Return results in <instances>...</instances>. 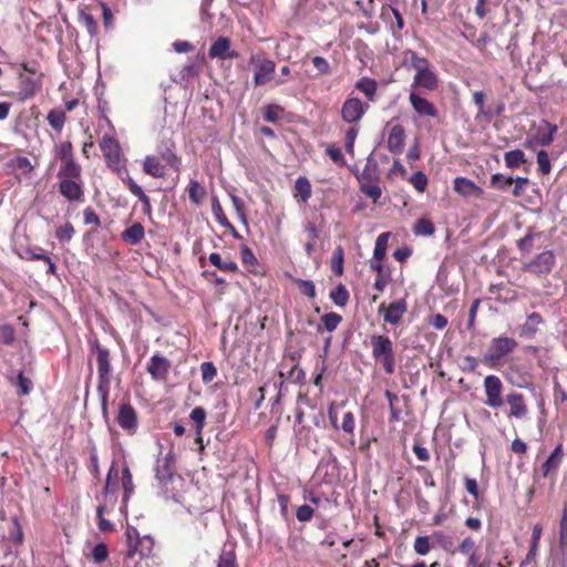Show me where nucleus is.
Instances as JSON below:
<instances>
[{
    "instance_id": "412c9836",
    "label": "nucleus",
    "mask_w": 567,
    "mask_h": 567,
    "mask_svg": "<svg viewBox=\"0 0 567 567\" xmlns=\"http://www.w3.org/2000/svg\"><path fill=\"white\" fill-rule=\"evenodd\" d=\"M506 402L511 408L509 416L523 419L527 414V406L520 393L513 392L507 394Z\"/></svg>"
},
{
    "instance_id": "4c0bfd02",
    "label": "nucleus",
    "mask_w": 567,
    "mask_h": 567,
    "mask_svg": "<svg viewBox=\"0 0 567 567\" xmlns=\"http://www.w3.org/2000/svg\"><path fill=\"white\" fill-rule=\"evenodd\" d=\"M504 161L507 167L516 168L525 163V154L520 150H514L505 153Z\"/></svg>"
},
{
    "instance_id": "a878e982",
    "label": "nucleus",
    "mask_w": 567,
    "mask_h": 567,
    "mask_svg": "<svg viewBox=\"0 0 567 567\" xmlns=\"http://www.w3.org/2000/svg\"><path fill=\"white\" fill-rule=\"evenodd\" d=\"M542 533H543L542 526L539 524L534 525L533 533H532L529 551L527 553L524 561L522 563L523 566H527V565L532 564L535 560V558L537 556V553H538V547H539V540H540V537H542Z\"/></svg>"
},
{
    "instance_id": "0e129e2a",
    "label": "nucleus",
    "mask_w": 567,
    "mask_h": 567,
    "mask_svg": "<svg viewBox=\"0 0 567 567\" xmlns=\"http://www.w3.org/2000/svg\"><path fill=\"white\" fill-rule=\"evenodd\" d=\"M296 516L299 522H309L313 516V509L309 505H301L297 508Z\"/></svg>"
},
{
    "instance_id": "3c124183",
    "label": "nucleus",
    "mask_w": 567,
    "mask_h": 567,
    "mask_svg": "<svg viewBox=\"0 0 567 567\" xmlns=\"http://www.w3.org/2000/svg\"><path fill=\"white\" fill-rule=\"evenodd\" d=\"M74 235V228L71 223H66L64 226L59 227L55 231V237L61 243H69Z\"/></svg>"
},
{
    "instance_id": "4be33fe9",
    "label": "nucleus",
    "mask_w": 567,
    "mask_h": 567,
    "mask_svg": "<svg viewBox=\"0 0 567 567\" xmlns=\"http://www.w3.org/2000/svg\"><path fill=\"white\" fill-rule=\"evenodd\" d=\"M123 182L127 185L130 192L136 196L142 203H143V206H144V212L150 215L151 212H152V205H151V199L150 197L144 193L143 188L135 183V181L130 176V175H126L124 178H123Z\"/></svg>"
},
{
    "instance_id": "de8ad7c7",
    "label": "nucleus",
    "mask_w": 567,
    "mask_h": 567,
    "mask_svg": "<svg viewBox=\"0 0 567 567\" xmlns=\"http://www.w3.org/2000/svg\"><path fill=\"white\" fill-rule=\"evenodd\" d=\"M359 128L357 126H351L347 132L344 136V147L347 153L353 155L354 153V142L358 136Z\"/></svg>"
},
{
    "instance_id": "09e8293b",
    "label": "nucleus",
    "mask_w": 567,
    "mask_h": 567,
    "mask_svg": "<svg viewBox=\"0 0 567 567\" xmlns=\"http://www.w3.org/2000/svg\"><path fill=\"white\" fill-rule=\"evenodd\" d=\"M341 320H342L341 316L336 312H329L322 317L323 326H324L326 330H328L330 332H332L337 329V327L339 326Z\"/></svg>"
},
{
    "instance_id": "9b49d317",
    "label": "nucleus",
    "mask_w": 567,
    "mask_h": 567,
    "mask_svg": "<svg viewBox=\"0 0 567 567\" xmlns=\"http://www.w3.org/2000/svg\"><path fill=\"white\" fill-rule=\"evenodd\" d=\"M410 104L412 105L413 110L420 115V116H429V117H436L437 116V110L425 97H422L415 90H411L409 95Z\"/></svg>"
},
{
    "instance_id": "e2e57ef3",
    "label": "nucleus",
    "mask_w": 567,
    "mask_h": 567,
    "mask_svg": "<svg viewBox=\"0 0 567 567\" xmlns=\"http://www.w3.org/2000/svg\"><path fill=\"white\" fill-rule=\"evenodd\" d=\"M212 209H213V213H214L217 221L221 226H229V223H228L226 216L224 215L223 208L217 199L213 200Z\"/></svg>"
},
{
    "instance_id": "f8f14e48",
    "label": "nucleus",
    "mask_w": 567,
    "mask_h": 567,
    "mask_svg": "<svg viewBox=\"0 0 567 567\" xmlns=\"http://www.w3.org/2000/svg\"><path fill=\"white\" fill-rule=\"evenodd\" d=\"M458 551L467 557V567H486L481 560L477 546L472 537H465L458 545Z\"/></svg>"
},
{
    "instance_id": "20e7f679",
    "label": "nucleus",
    "mask_w": 567,
    "mask_h": 567,
    "mask_svg": "<svg viewBox=\"0 0 567 567\" xmlns=\"http://www.w3.org/2000/svg\"><path fill=\"white\" fill-rule=\"evenodd\" d=\"M368 109L369 104L358 97L349 96L341 106V117L349 124H355L361 121Z\"/></svg>"
},
{
    "instance_id": "aec40b11",
    "label": "nucleus",
    "mask_w": 567,
    "mask_h": 567,
    "mask_svg": "<svg viewBox=\"0 0 567 567\" xmlns=\"http://www.w3.org/2000/svg\"><path fill=\"white\" fill-rule=\"evenodd\" d=\"M405 132L402 125H394L388 136V148L392 153H401L404 146Z\"/></svg>"
},
{
    "instance_id": "393cba45",
    "label": "nucleus",
    "mask_w": 567,
    "mask_h": 567,
    "mask_svg": "<svg viewBox=\"0 0 567 567\" xmlns=\"http://www.w3.org/2000/svg\"><path fill=\"white\" fill-rule=\"evenodd\" d=\"M58 176L60 179H81V167L73 158H66L63 161Z\"/></svg>"
},
{
    "instance_id": "0eeeda50",
    "label": "nucleus",
    "mask_w": 567,
    "mask_h": 567,
    "mask_svg": "<svg viewBox=\"0 0 567 567\" xmlns=\"http://www.w3.org/2000/svg\"><path fill=\"white\" fill-rule=\"evenodd\" d=\"M555 264V255L550 250L538 254L533 260L524 265V269L536 275L550 272Z\"/></svg>"
},
{
    "instance_id": "f704fd0d",
    "label": "nucleus",
    "mask_w": 567,
    "mask_h": 567,
    "mask_svg": "<svg viewBox=\"0 0 567 567\" xmlns=\"http://www.w3.org/2000/svg\"><path fill=\"white\" fill-rule=\"evenodd\" d=\"M187 192L189 199L196 205H199L206 195L205 188L196 179L189 182Z\"/></svg>"
},
{
    "instance_id": "bb28decb",
    "label": "nucleus",
    "mask_w": 567,
    "mask_h": 567,
    "mask_svg": "<svg viewBox=\"0 0 567 567\" xmlns=\"http://www.w3.org/2000/svg\"><path fill=\"white\" fill-rule=\"evenodd\" d=\"M355 89L362 92L368 101L374 102L378 90V83L375 80L370 78H361L354 84Z\"/></svg>"
},
{
    "instance_id": "473e14b6",
    "label": "nucleus",
    "mask_w": 567,
    "mask_h": 567,
    "mask_svg": "<svg viewBox=\"0 0 567 567\" xmlns=\"http://www.w3.org/2000/svg\"><path fill=\"white\" fill-rule=\"evenodd\" d=\"M49 125L56 131L58 133H61L64 123L66 120L65 112L59 109L51 110L47 116Z\"/></svg>"
},
{
    "instance_id": "6e6552de",
    "label": "nucleus",
    "mask_w": 567,
    "mask_h": 567,
    "mask_svg": "<svg viewBox=\"0 0 567 567\" xmlns=\"http://www.w3.org/2000/svg\"><path fill=\"white\" fill-rule=\"evenodd\" d=\"M100 147L107 161V164L116 171L121 168V154L120 147L115 138L111 136H103L100 143Z\"/></svg>"
},
{
    "instance_id": "4d7b16f0",
    "label": "nucleus",
    "mask_w": 567,
    "mask_h": 567,
    "mask_svg": "<svg viewBox=\"0 0 567 567\" xmlns=\"http://www.w3.org/2000/svg\"><path fill=\"white\" fill-rule=\"evenodd\" d=\"M217 567H236V556L231 550L223 551L219 555Z\"/></svg>"
},
{
    "instance_id": "a211bd4d",
    "label": "nucleus",
    "mask_w": 567,
    "mask_h": 567,
    "mask_svg": "<svg viewBox=\"0 0 567 567\" xmlns=\"http://www.w3.org/2000/svg\"><path fill=\"white\" fill-rule=\"evenodd\" d=\"M454 190L463 197H478L483 194V189L466 177H456L454 179Z\"/></svg>"
},
{
    "instance_id": "ea45409f",
    "label": "nucleus",
    "mask_w": 567,
    "mask_h": 567,
    "mask_svg": "<svg viewBox=\"0 0 567 567\" xmlns=\"http://www.w3.org/2000/svg\"><path fill=\"white\" fill-rule=\"evenodd\" d=\"M189 417L196 425V434H202L206 421V411L202 406H196L192 410Z\"/></svg>"
},
{
    "instance_id": "b1692460",
    "label": "nucleus",
    "mask_w": 567,
    "mask_h": 567,
    "mask_svg": "<svg viewBox=\"0 0 567 567\" xmlns=\"http://www.w3.org/2000/svg\"><path fill=\"white\" fill-rule=\"evenodd\" d=\"M155 476L161 483H166L172 478L173 461L169 456L157 460L155 466Z\"/></svg>"
},
{
    "instance_id": "a18cd8bd",
    "label": "nucleus",
    "mask_w": 567,
    "mask_h": 567,
    "mask_svg": "<svg viewBox=\"0 0 567 567\" xmlns=\"http://www.w3.org/2000/svg\"><path fill=\"white\" fill-rule=\"evenodd\" d=\"M414 551L421 556H425L431 550L429 536H417L413 544Z\"/></svg>"
},
{
    "instance_id": "c03bdc74",
    "label": "nucleus",
    "mask_w": 567,
    "mask_h": 567,
    "mask_svg": "<svg viewBox=\"0 0 567 567\" xmlns=\"http://www.w3.org/2000/svg\"><path fill=\"white\" fill-rule=\"evenodd\" d=\"M97 499L100 502L99 505H106V513H110L114 509L117 502L116 491H103L102 496L97 497Z\"/></svg>"
},
{
    "instance_id": "423d86ee",
    "label": "nucleus",
    "mask_w": 567,
    "mask_h": 567,
    "mask_svg": "<svg viewBox=\"0 0 567 567\" xmlns=\"http://www.w3.org/2000/svg\"><path fill=\"white\" fill-rule=\"evenodd\" d=\"M502 391L503 383L498 377L491 374L484 379L485 404L487 406L497 409L503 405Z\"/></svg>"
},
{
    "instance_id": "8fccbe9b",
    "label": "nucleus",
    "mask_w": 567,
    "mask_h": 567,
    "mask_svg": "<svg viewBox=\"0 0 567 567\" xmlns=\"http://www.w3.org/2000/svg\"><path fill=\"white\" fill-rule=\"evenodd\" d=\"M202 380L204 383L212 382L217 375L216 367L213 362H203L200 365Z\"/></svg>"
},
{
    "instance_id": "338daca9",
    "label": "nucleus",
    "mask_w": 567,
    "mask_h": 567,
    "mask_svg": "<svg viewBox=\"0 0 567 567\" xmlns=\"http://www.w3.org/2000/svg\"><path fill=\"white\" fill-rule=\"evenodd\" d=\"M559 534H560V544L565 545L567 543V503L563 509V516L559 524Z\"/></svg>"
},
{
    "instance_id": "f03ea898",
    "label": "nucleus",
    "mask_w": 567,
    "mask_h": 567,
    "mask_svg": "<svg viewBox=\"0 0 567 567\" xmlns=\"http://www.w3.org/2000/svg\"><path fill=\"white\" fill-rule=\"evenodd\" d=\"M517 348L515 339L509 337H497L491 340L487 351L484 353L482 361L489 368H497L502 364L503 359Z\"/></svg>"
},
{
    "instance_id": "864d4df0",
    "label": "nucleus",
    "mask_w": 567,
    "mask_h": 567,
    "mask_svg": "<svg viewBox=\"0 0 567 567\" xmlns=\"http://www.w3.org/2000/svg\"><path fill=\"white\" fill-rule=\"evenodd\" d=\"M410 182L413 185V187L420 193H423L427 186V177L422 172L414 173L411 176Z\"/></svg>"
},
{
    "instance_id": "603ef678",
    "label": "nucleus",
    "mask_w": 567,
    "mask_h": 567,
    "mask_svg": "<svg viewBox=\"0 0 567 567\" xmlns=\"http://www.w3.org/2000/svg\"><path fill=\"white\" fill-rule=\"evenodd\" d=\"M293 282L299 286L303 295L310 299L316 298V286L312 280L293 279Z\"/></svg>"
},
{
    "instance_id": "6e6d98bb",
    "label": "nucleus",
    "mask_w": 567,
    "mask_h": 567,
    "mask_svg": "<svg viewBox=\"0 0 567 567\" xmlns=\"http://www.w3.org/2000/svg\"><path fill=\"white\" fill-rule=\"evenodd\" d=\"M118 477V471L115 467V464L113 463L109 470L104 491H116L117 484L116 480Z\"/></svg>"
},
{
    "instance_id": "49530a36",
    "label": "nucleus",
    "mask_w": 567,
    "mask_h": 567,
    "mask_svg": "<svg viewBox=\"0 0 567 567\" xmlns=\"http://www.w3.org/2000/svg\"><path fill=\"white\" fill-rule=\"evenodd\" d=\"M514 182V178L511 176H505L503 174H494L491 178V185L497 189H506Z\"/></svg>"
},
{
    "instance_id": "f3484780",
    "label": "nucleus",
    "mask_w": 567,
    "mask_h": 567,
    "mask_svg": "<svg viewBox=\"0 0 567 567\" xmlns=\"http://www.w3.org/2000/svg\"><path fill=\"white\" fill-rule=\"evenodd\" d=\"M60 193L69 200H81L83 197L81 179H60Z\"/></svg>"
},
{
    "instance_id": "052dcab7",
    "label": "nucleus",
    "mask_w": 567,
    "mask_h": 567,
    "mask_svg": "<svg viewBox=\"0 0 567 567\" xmlns=\"http://www.w3.org/2000/svg\"><path fill=\"white\" fill-rule=\"evenodd\" d=\"M18 393L21 395H27L30 393L32 389V382L30 379L25 378L22 372L18 374Z\"/></svg>"
},
{
    "instance_id": "39448f33",
    "label": "nucleus",
    "mask_w": 567,
    "mask_h": 567,
    "mask_svg": "<svg viewBox=\"0 0 567 567\" xmlns=\"http://www.w3.org/2000/svg\"><path fill=\"white\" fill-rule=\"evenodd\" d=\"M250 64L255 65L254 84L256 86L264 85L272 79L276 68L274 61L259 55H252Z\"/></svg>"
},
{
    "instance_id": "7c9ffc66",
    "label": "nucleus",
    "mask_w": 567,
    "mask_h": 567,
    "mask_svg": "<svg viewBox=\"0 0 567 567\" xmlns=\"http://www.w3.org/2000/svg\"><path fill=\"white\" fill-rule=\"evenodd\" d=\"M543 322L539 313L533 312L520 328V336L530 338L536 333L537 327Z\"/></svg>"
},
{
    "instance_id": "c756f323",
    "label": "nucleus",
    "mask_w": 567,
    "mask_h": 567,
    "mask_svg": "<svg viewBox=\"0 0 567 567\" xmlns=\"http://www.w3.org/2000/svg\"><path fill=\"white\" fill-rule=\"evenodd\" d=\"M122 486H123L124 495H123V505H122L121 509L123 511L126 507V504H127L130 497L134 493L133 477H132L128 466H125L123 468Z\"/></svg>"
},
{
    "instance_id": "680f3d73",
    "label": "nucleus",
    "mask_w": 567,
    "mask_h": 567,
    "mask_svg": "<svg viewBox=\"0 0 567 567\" xmlns=\"http://www.w3.org/2000/svg\"><path fill=\"white\" fill-rule=\"evenodd\" d=\"M14 329L11 326H1L0 327V342L4 344H11L14 341Z\"/></svg>"
},
{
    "instance_id": "7ed1b4c3",
    "label": "nucleus",
    "mask_w": 567,
    "mask_h": 567,
    "mask_svg": "<svg viewBox=\"0 0 567 567\" xmlns=\"http://www.w3.org/2000/svg\"><path fill=\"white\" fill-rule=\"evenodd\" d=\"M96 363L99 373L97 393L101 399L103 413H106V404L109 399V390L111 383V364L110 354L105 348L96 346Z\"/></svg>"
},
{
    "instance_id": "72a5a7b5",
    "label": "nucleus",
    "mask_w": 567,
    "mask_h": 567,
    "mask_svg": "<svg viewBox=\"0 0 567 567\" xmlns=\"http://www.w3.org/2000/svg\"><path fill=\"white\" fill-rule=\"evenodd\" d=\"M208 260L213 266L223 271L234 272L238 269L237 264L235 261L229 259L223 260L220 255L217 252H212L208 257Z\"/></svg>"
},
{
    "instance_id": "5fc2aeb1",
    "label": "nucleus",
    "mask_w": 567,
    "mask_h": 567,
    "mask_svg": "<svg viewBox=\"0 0 567 567\" xmlns=\"http://www.w3.org/2000/svg\"><path fill=\"white\" fill-rule=\"evenodd\" d=\"M537 164H538L539 171L543 174L547 175L550 173L551 166H550L548 153L546 151L542 150L537 153Z\"/></svg>"
},
{
    "instance_id": "cd10ccee",
    "label": "nucleus",
    "mask_w": 567,
    "mask_h": 567,
    "mask_svg": "<svg viewBox=\"0 0 567 567\" xmlns=\"http://www.w3.org/2000/svg\"><path fill=\"white\" fill-rule=\"evenodd\" d=\"M143 171L153 177L164 176V165L156 156H146L143 163Z\"/></svg>"
},
{
    "instance_id": "1a4fd4ad",
    "label": "nucleus",
    "mask_w": 567,
    "mask_h": 567,
    "mask_svg": "<svg viewBox=\"0 0 567 567\" xmlns=\"http://www.w3.org/2000/svg\"><path fill=\"white\" fill-rule=\"evenodd\" d=\"M116 421L121 429L127 434H134L137 429V415L131 404L120 406Z\"/></svg>"
},
{
    "instance_id": "37998d69",
    "label": "nucleus",
    "mask_w": 567,
    "mask_h": 567,
    "mask_svg": "<svg viewBox=\"0 0 567 567\" xmlns=\"http://www.w3.org/2000/svg\"><path fill=\"white\" fill-rule=\"evenodd\" d=\"M79 21H80V23H82L86 28V30L90 33V35L93 37V35H95L97 33V23H96L95 19L91 14H89L85 11L81 10L79 12Z\"/></svg>"
},
{
    "instance_id": "4468645a",
    "label": "nucleus",
    "mask_w": 567,
    "mask_h": 567,
    "mask_svg": "<svg viewBox=\"0 0 567 567\" xmlns=\"http://www.w3.org/2000/svg\"><path fill=\"white\" fill-rule=\"evenodd\" d=\"M564 458L563 444H558L540 466L544 477L556 475Z\"/></svg>"
},
{
    "instance_id": "9d476101",
    "label": "nucleus",
    "mask_w": 567,
    "mask_h": 567,
    "mask_svg": "<svg viewBox=\"0 0 567 567\" xmlns=\"http://www.w3.org/2000/svg\"><path fill=\"white\" fill-rule=\"evenodd\" d=\"M208 55L210 59H236L238 53L231 50L230 40L226 37L217 38L209 48Z\"/></svg>"
},
{
    "instance_id": "6ab92c4d",
    "label": "nucleus",
    "mask_w": 567,
    "mask_h": 567,
    "mask_svg": "<svg viewBox=\"0 0 567 567\" xmlns=\"http://www.w3.org/2000/svg\"><path fill=\"white\" fill-rule=\"evenodd\" d=\"M406 310L408 305L404 299L393 301L386 308L383 319L385 322L390 324H398L401 321L403 315L406 312Z\"/></svg>"
},
{
    "instance_id": "a19ab883",
    "label": "nucleus",
    "mask_w": 567,
    "mask_h": 567,
    "mask_svg": "<svg viewBox=\"0 0 567 567\" xmlns=\"http://www.w3.org/2000/svg\"><path fill=\"white\" fill-rule=\"evenodd\" d=\"M106 505H99L96 508L97 525L101 532L109 533L114 529L113 523L105 518Z\"/></svg>"
},
{
    "instance_id": "f257e3e1",
    "label": "nucleus",
    "mask_w": 567,
    "mask_h": 567,
    "mask_svg": "<svg viewBox=\"0 0 567 567\" xmlns=\"http://www.w3.org/2000/svg\"><path fill=\"white\" fill-rule=\"evenodd\" d=\"M408 54H410L411 66L415 71L411 90H415L416 87L427 91L436 90L439 78L431 68L429 60L417 55L414 51H409Z\"/></svg>"
},
{
    "instance_id": "c9c22d12",
    "label": "nucleus",
    "mask_w": 567,
    "mask_h": 567,
    "mask_svg": "<svg viewBox=\"0 0 567 567\" xmlns=\"http://www.w3.org/2000/svg\"><path fill=\"white\" fill-rule=\"evenodd\" d=\"M389 233H382L378 236L373 249V259L382 261L386 254Z\"/></svg>"
},
{
    "instance_id": "2eb2a0df",
    "label": "nucleus",
    "mask_w": 567,
    "mask_h": 567,
    "mask_svg": "<svg viewBox=\"0 0 567 567\" xmlns=\"http://www.w3.org/2000/svg\"><path fill=\"white\" fill-rule=\"evenodd\" d=\"M372 355L375 360H381L385 357H392L393 346L391 340L384 336H372Z\"/></svg>"
},
{
    "instance_id": "2f4dec72",
    "label": "nucleus",
    "mask_w": 567,
    "mask_h": 567,
    "mask_svg": "<svg viewBox=\"0 0 567 567\" xmlns=\"http://www.w3.org/2000/svg\"><path fill=\"white\" fill-rule=\"evenodd\" d=\"M144 227L140 223H135L123 233L122 237L125 241L136 245L144 238Z\"/></svg>"
},
{
    "instance_id": "dca6fc26",
    "label": "nucleus",
    "mask_w": 567,
    "mask_h": 567,
    "mask_svg": "<svg viewBox=\"0 0 567 567\" xmlns=\"http://www.w3.org/2000/svg\"><path fill=\"white\" fill-rule=\"evenodd\" d=\"M382 19L390 24V30L394 37H398L401 30L404 28V20L399 12V10L394 7L382 8L381 12Z\"/></svg>"
},
{
    "instance_id": "bf43d9fd",
    "label": "nucleus",
    "mask_w": 567,
    "mask_h": 567,
    "mask_svg": "<svg viewBox=\"0 0 567 567\" xmlns=\"http://www.w3.org/2000/svg\"><path fill=\"white\" fill-rule=\"evenodd\" d=\"M361 190L368 197L372 198L374 202L378 200L382 195V190L380 186L377 184H362Z\"/></svg>"
},
{
    "instance_id": "69168bd1",
    "label": "nucleus",
    "mask_w": 567,
    "mask_h": 567,
    "mask_svg": "<svg viewBox=\"0 0 567 567\" xmlns=\"http://www.w3.org/2000/svg\"><path fill=\"white\" fill-rule=\"evenodd\" d=\"M341 429L349 434H352L354 431V415L352 412H346L343 414Z\"/></svg>"
},
{
    "instance_id": "5701e85b",
    "label": "nucleus",
    "mask_w": 567,
    "mask_h": 567,
    "mask_svg": "<svg viewBox=\"0 0 567 567\" xmlns=\"http://www.w3.org/2000/svg\"><path fill=\"white\" fill-rule=\"evenodd\" d=\"M169 362L164 357L153 355L150 360V364L147 367V371L155 379H163L168 372Z\"/></svg>"
},
{
    "instance_id": "58836bf2",
    "label": "nucleus",
    "mask_w": 567,
    "mask_h": 567,
    "mask_svg": "<svg viewBox=\"0 0 567 567\" xmlns=\"http://www.w3.org/2000/svg\"><path fill=\"white\" fill-rule=\"evenodd\" d=\"M435 227L429 219L421 218L413 226V233L416 236H431L434 234Z\"/></svg>"
},
{
    "instance_id": "ddd939ff",
    "label": "nucleus",
    "mask_w": 567,
    "mask_h": 567,
    "mask_svg": "<svg viewBox=\"0 0 567 567\" xmlns=\"http://www.w3.org/2000/svg\"><path fill=\"white\" fill-rule=\"evenodd\" d=\"M558 131L557 125L543 121L538 126L530 130L540 146H548L553 143Z\"/></svg>"
},
{
    "instance_id": "e433bc0d",
    "label": "nucleus",
    "mask_w": 567,
    "mask_h": 567,
    "mask_svg": "<svg viewBox=\"0 0 567 567\" xmlns=\"http://www.w3.org/2000/svg\"><path fill=\"white\" fill-rule=\"evenodd\" d=\"M330 299L336 306L343 307L349 301V292L343 285H339L329 293Z\"/></svg>"
},
{
    "instance_id": "c85d7f7f",
    "label": "nucleus",
    "mask_w": 567,
    "mask_h": 567,
    "mask_svg": "<svg viewBox=\"0 0 567 567\" xmlns=\"http://www.w3.org/2000/svg\"><path fill=\"white\" fill-rule=\"evenodd\" d=\"M312 188L309 179L300 176L295 182V197H299L302 203H307L311 197Z\"/></svg>"
},
{
    "instance_id": "13d9d810",
    "label": "nucleus",
    "mask_w": 567,
    "mask_h": 567,
    "mask_svg": "<svg viewBox=\"0 0 567 567\" xmlns=\"http://www.w3.org/2000/svg\"><path fill=\"white\" fill-rule=\"evenodd\" d=\"M109 556V550L105 544L100 543L92 549V557L95 563H103Z\"/></svg>"
},
{
    "instance_id": "79ce46f5",
    "label": "nucleus",
    "mask_w": 567,
    "mask_h": 567,
    "mask_svg": "<svg viewBox=\"0 0 567 567\" xmlns=\"http://www.w3.org/2000/svg\"><path fill=\"white\" fill-rule=\"evenodd\" d=\"M38 90L37 83L31 79H24L21 82L19 97L20 100H28L32 97Z\"/></svg>"
},
{
    "instance_id": "774afa93",
    "label": "nucleus",
    "mask_w": 567,
    "mask_h": 567,
    "mask_svg": "<svg viewBox=\"0 0 567 567\" xmlns=\"http://www.w3.org/2000/svg\"><path fill=\"white\" fill-rule=\"evenodd\" d=\"M280 107L277 105H268L264 110V117L268 122H276L279 118Z\"/></svg>"
}]
</instances>
